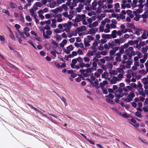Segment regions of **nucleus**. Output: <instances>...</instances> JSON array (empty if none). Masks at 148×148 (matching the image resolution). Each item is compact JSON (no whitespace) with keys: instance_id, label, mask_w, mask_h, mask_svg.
I'll list each match as a JSON object with an SVG mask.
<instances>
[{"instance_id":"1","label":"nucleus","mask_w":148,"mask_h":148,"mask_svg":"<svg viewBox=\"0 0 148 148\" xmlns=\"http://www.w3.org/2000/svg\"><path fill=\"white\" fill-rule=\"evenodd\" d=\"M127 97L126 98L123 97L122 98V99L124 101L127 102H129L131 101L132 100V99L135 96V94L134 92L132 91L130 92V94L127 95Z\"/></svg>"},{"instance_id":"2","label":"nucleus","mask_w":148,"mask_h":148,"mask_svg":"<svg viewBox=\"0 0 148 148\" xmlns=\"http://www.w3.org/2000/svg\"><path fill=\"white\" fill-rule=\"evenodd\" d=\"M18 33H17L16 34V36L18 39L19 43H21L22 40L21 36H22V33L19 30H18Z\"/></svg>"},{"instance_id":"3","label":"nucleus","mask_w":148,"mask_h":148,"mask_svg":"<svg viewBox=\"0 0 148 148\" xmlns=\"http://www.w3.org/2000/svg\"><path fill=\"white\" fill-rule=\"evenodd\" d=\"M73 50V47L72 45H69L67 47L66 49H64V52L66 54H69L70 52Z\"/></svg>"},{"instance_id":"4","label":"nucleus","mask_w":148,"mask_h":148,"mask_svg":"<svg viewBox=\"0 0 148 148\" xmlns=\"http://www.w3.org/2000/svg\"><path fill=\"white\" fill-rule=\"evenodd\" d=\"M128 95V93L120 92L119 93H116L115 94V97L119 98H121L124 96H127Z\"/></svg>"},{"instance_id":"5","label":"nucleus","mask_w":148,"mask_h":148,"mask_svg":"<svg viewBox=\"0 0 148 148\" xmlns=\"http://www.w3.org/2000/svg\"><path fill=\"white\" fill-rule=\"evenodd\" d=\"M86 29V27L84 25L82 26L81 27H78L77 29L75 30V32H76L78 33L79 32H82L83 31H85Z\"/></svg>"},{"instance_id":"6","label":"nucleus","mask_w":148,"mask_h":148,"mask_svg":"<svg viewBox=\"0 0 148 148\" xmlns=\"http://www.w3.org/2000/svg\"><path fill=\"white\" fill-rule=\"evenodd\" d=\"M129 122L134 126L137 127L139 126L138 123H136V121L134 119H130L129 120Z\"/></svg>"},{"instance_id":"7","label":"nucleus","mask_w":148,"mask_h":148,"mask_svg":"<svg viewBox=\"0 0 148 148\" xmlns=\"http://www.w3.org/2000/svg\"><path fill=\"white\" fill-rule=\"evenodd\" d=\"M106 27L110 29H115L116 27V26L115 24H113L112 23L110 24H107L106 25Z\"/></svg>"},{"instance_id":"8","label":"nucleus","mask_w":148,"mask_h":148,"mask_svg":"<svg viewBox=\"0 0 148 148\" xmlns=\"http://www.w3.org/2000/svg\"><path fill=\"white\" fill-rule=\"evenodd\" d=\"M36 11L33 10V9H31L29 10V12L31 13V15L34 17V18L36 19L37 14L36 12Z\"/></svg>"},{"instance_id":"9","label":"nucleus","mask_w":148,"mask_h":148,"mask_svg":"<svg viewBox=\"0 0 148 148\" xmlns=\"http://www.w3.org/2000/svg\"><path fill=\"white\" fill-rule=\"evenodd\" d=\"M84 39L85 40H87L88 42H90L91 41L94 40V38L91 36L88 35L85 37Z\"/></svg>"},{"instance_id":"10","label":"nucleus","mask_w":148,"mask_h":148,"mask_svg":"<svg viewBox=\"0 0 148 148\" xmlns=\"http://www.w3.org/2000/svg\"><path fill=\"white\" fill-rule=\"evenodd\" d=\"M56 17L57 18V21L58 22H61L63 21L62 15L61 14H58L56 15Z\"/></svg>"},{"instance_id":"11","label":"nucleus","mask_w":148,"mask_h":148,"mask_svg":"<svg viewBox=\"0 0 148 148\" xmlns=\"http://www.w3.org/2000/svg\"><path fill=\"white\" fill-rule=\"evenodd\" d=\"M98 29L96 28L94 29H92L89 30L88 32L89 34L92 35L93 34L95 33L96 32H97Z\"/></svg>"},{"instance_id":"12","label":"nucleus","mask_w":148,"mask_h":148,"mask_svg":"<svg viewBox=\"0 0 148 148\" xmlns=\"http://www.w3.org/2000/svg\"><path fill=\"white\" fill-rule=\"evenodd\" d=\"M143 10L141 9H138L136 11H133V13L136 16L137 14H139L142 12Z\"/></svg>"},{"instance_id":"13","label":"nucleus","mask_w":148,"mask_h":148,"mask_svg":"<svg viewBox=\"0 0 148 148\" xmlns=\"http://www.w3.org/2000/svg\"><path fill=\"white\" fill-rule=\"evenodd\" d=\"M2 10V12L3 13H4L8 16H10V13L8 10L5 8H1Z\"/></svg>"},{"instance_id":"14","label":"nucleus","mask_w":148,"mask_h":148,"mask_svg":"<svg viewBox=\"0 0 148 148\" xmlns=\"http://www.w3.org/2000/svg\"><path fill=\"white\" fill-rule=\"evenodd\" d=\"M73 35L74 36H76L77 35V33L75 32H74L73 31L72 32V33L69 32L67 34V36H68L69 38L71 37Z\"/></svg>"},{"instance_id":"15","label":"nucleus","mask_w":148,"mask_h":148,"mask_svg":"<svg viewBox=\"0 0 148 148\" xmlns=\"http://www.w3.org/2000/svg\"><path fill=\"white\" fill-rule=\"evenodd\" d=\"M123 89L125 91L128 92L130 90H132V87L130 86H128L126 87H124L123 88Z\"/></svg>"},{"instance_id":"16","label":"nucleus","mask_w":148,"mask_h":148,"mask_svg":"<svg viewBox=\"0 0 148 148\" xmlns=\"http://www.w3.org/2000/svg\"><path fill=\"white\" fill-rule=\"evenodd\" d=\"M125 68V67L123 65H121L120 67L118 69V71L119 72L122 73L123 72V69Z\"/></svg>"},{"instance_id":"17","label":"nucleus","mask_w":148,"mask_h":148,"mask_svg":"<svg viewBox=\"0 0 148 148\" xmlns=\"http://www.w3.org/2000/svg\"><path fill=\"white\" fill-rule=\"evenodd\" d=\"M9 31H10V38L13 40H15V38L14 36V35L13 33H12V32L11 31V30L10 29H9Z\"/></svg>"},{"instance_id":"18","label":"nucleus","mask_w":148,"mask_h":148,"mask_svg":"<svg viewBox=\"0 0 148 148\" xmlns=\"http://www.w3.org/2000/svg\"><path fill=\"white\" fill-rule=\"evenodd\" d=\"M115 11L116 12H119L120 11V5L119 3H116L114 4Z\"/></svg>"},{"instance_id":"19","label":"nucleus","mask_w":148,"mask_h":148,"mask_svg":"<svg viewBox=\"0 0 148 148\" xmlns=\"http://www.w3.org/2000/svg\"><path fill=\"white\" fill-rule=\"evenodd\" d=\"M75 45L77 47H79L81 48H83L84 47L83 44L82 43H80L79 44L77 43H75Z\"/></svg>"},{"instance_id":"20","label":"nucleus","mask_w":148,"mask_h":148,"mask_svg":"<svg viewBox=\"0 0 148 148\" xmlns=\"http://www.w3.org/2000/svg\"><path fill=\"white\" fill-rule=\"evenodd\" d=\"M117 80H119L116 77H113V79L111 80L110 81L111 84H114L116 83V81Z\"/></svg>"},{"instance_id":"21","label":"nucleus","mask_w":148,"mask_h":148,"mask_svg":"<svg viewBox=\"0 0 148 148\" xmlns=\"http://www.w3.org/2000/svg\"><path fill=\"white\" fill-rule=\"evenodd\" d=\"M108 82L106 81H104L102 83H100L99 85L102 88H103L105 85L107 84Z\"/></svg>"},{"instance_id":"22","label":"nucleus","mask_w":148,"mask_h":148,"mask_svg":"<svg viewBox=\"0 0 148 148\" xmlns=\"http://www.w3.org/2000/svg\"><path fill=\"white\" fill-rule=\"evenodd\" d=\"M9 6L11 8H14L17 7V5L16 4L12 2L10 3Z\"/></svg>"},{"instance_id":"23","label":"nucleus","mask_w":148,"mask_h":148,"mask_svg":"<svg viewBox=\"0 0 148 148\" xmlns=\"http://www.w3.org/2000/svg\"><path fill=\"white\" fill-rule=\"evenodd\" d=\"M116 30H113L112 32V33L111 34V36L112 38H115L116 37Z\"/></svg>"},{"instance_id":"24","label":"nucleus","mask_w":148,"mask_h":148,"mask_svg":"<svg viewBox=\"0 0 148 148\" xmlns=\"http://www.w3.org/2000/svg\"><path fill=\"white\" fill-rule=\"evenodd\" d=\"M142 31V30L141 29H136L135 30V32L138 35H140V32Z\"/></svg>"},{"instance_id":"25","label":"nucleus","mask_w":148,"mask_h":148,"mask_svg":"<svg viewBox=\"0 0 148 148\" xmlns=\"http://www.w3.org/2000/svg\"><path fill=\"white\" fill-rule=\"evenodd\" d=\"M127 64L126 65V67L127 68H130V65L132 64V62L130 60H128L126 62Z\"/></svg>"},{"instance_id":"26","label":"nucleus","mask_w":148,"mask_h":148,"mask_svg":"<svg viewBox=\"0 0 148 148\" xmlns=\"http://www.w3.org/2000/svg\"><path fill=\"white\" fill-rule=\"evenodd\" d=\"M90 42H88L87 40H85L84 39V43L85 47H88L90 46V45L89 44Z\"/></svg>"},{"instance_id":"27","label":"nucleus","mask_w":148,"mask_h":148,"mask_svg":"<svg viewBox=\"0 0 148 148\" xmlns=\"http://www.w3.org/2000/svg\"><path fill=\"white\" fill-rule=\"evenodd\" d=\"M109 73L111 75H116L117 74V71H110Z\"/></svg>"},{"instance_id":"28","label":"nucleus","mask_w":148,"mask_h":148,"mask_svg":"<svg viewBox=\"0 0 148 148\" xmlns=\"http://www.w3.org/2000/svg\"><path fill=\"white\" fill-rule=\"evenodd\" d=\"M92 6L91 7V8L92 10H96V6L97 5V3L96 2H94L92 3Z\"/></svg>"},{"instance_id":"29","label":"nucleus","mask_w":148,"mask_h":148,"mask_svg":"<svg viewBox=\"0 0 148 148\" xmlns=\"http://www.w3.org/2000/svg\"><path fill=\"white\" fill-rule=\"evenodd\" d=\"M127 74L131 75L132 76L134 77L136 75L135 73H134L131 70H129L127 71Z\"/></svg>"},{"instance_id":"30","label":"nucleus","mask_w":148,"mask_h":148,"mask_svg":"<svg viewBox=\"0 0 148 148\" xmlns=\"http://www.w3.org/2000/svg\"><path fill=\"white\" fill-rule=\"evenodd\" d=\"M142 82L145 84H148V79L146 78L143 79L142 80Z\"/></svg>"},{"instance_id":"31","label":"nucleus","mask_w":148,"mask_h":148,"mask_svg":"<svg viewBox=\"0 0 148 148\" xmlns=\"http://www.w3.org/2000/svg\"><path fill=\"white\" fill-rule=\"evenodd\" d=\"M93 53L92 51H89L86 54V56H87L90 57L91 56H93Z\"/></svg>"},{"instance_id":"32","label":"nucleus","mask_w":148,"mask_h":148,"mask_svg":"<svg viewBox=\"0 0 148 148\" xmlns=\"http://www.w3.org/2000/svg\"><path fill=\"white\" fill-rule=\"evenodd\" d=\"M60 98L61 99V100L64 102L65 105L66 106H67L68 104L67 102H66V99L63 97H60Z\"/></svg>"},{"instance_id":"33","label":"nucleus","mask_w":148,"mask_h":148,"mask_svg":"<svg viewBox=\"0 0 148 148\" xmlns=\"http://www.w3.org/2000/svg\"><path fill=\"white\" fill-rule=\"evenodd\" d=\"M136 54L138 56L139 58H140L142 57L143 55L141 54L139 51H136Z\"/></svg>"},{"instance_id":"34","label":"nucleus","mask_w":148,"mask_h":148,"mask_svg":"<svg viewBox=\"0 0 148 148\" xmlns=\"http://www.w3.org/2000/svg\"><path fill=\"white\" fill-rule=\"evenodd\" d=\"M148 16V12H145L142 15V17L143 18H147Z\"/></svg>"},{"instance_id":"35","label":"nucleus","mask_w":148,"mask_h":148,"mask_svg":"<svg viewBox=\"0 0 148 148\" xmlns=\"http://www.w3.org/2000/svg\"><path fill=\"white\" fill-rule=\"evenodd\" d=\"M99 40H94V42L93 43V45L95 47H97L98 45Z\"/></svg>"},{"instance_id":"36","label":"nucleus","mask_w":148,"mask_h":148,"mask_svg":"<svg viewBox=\"0 0 148 148\" xmlns=\"http://www.w3.org/2000/svg\"><path fill=\"white\" fill-rule=\"evenodd\" d=\"M121 116L123 118H128L129 117V115L126 113H124L122 114Z\"/></svg>"},{"instance_id":"37","label":"nucleus","mask_w":148,"mask_h":148,"mask_svg":"<svg viewBox=\"0 0 148 148\" xmlns=\"http://www.w3.org/2000/svg\"><path fill=\"white\" fill-rule=\"evenodd\" d=\"M83 60L85 62H88L90 61V59L87 57H84Z\"/></svg>"},{"instance_id":"38","label":"nucleus","mask_w":148,"mask_h":148,"mask_svg":"<svg viewBox=\"0 0 148 148\" xmlns=\"http://www.w3.org/2000/svg\"><path fill=\"white\" fill-rule=\"evenodd\" d=\"M110 35L109 34H102V37L104 38H108L110 37Z\"/></svg>"},{"instance_id":"39","label":"nucleus","mask_w":148,"mask_h":148,"mask_svg":"<svg viewBox=\"0 0 148 148\" xmlns=\"http://www.w3.org/2000/svg\"><path fill=\"white\" fill-rule=\"evenodd\" d=\"M139 73L140 74L143 75H145L147 73V72L146 71L144 70H142L140 71Z\"/></svg>"},{"instance_id":"40","label":"nucleus","mask_w":148,"mask_h":148,"mask_svg":"<svg viewBox=\"0 0 148 148\" xmlns=\"http://www.w3.org/2000/svg\"><path fill=\"white\" fill-rule=\"evenodd\" d=\"M56 4V3L55 2L54 3H51L49 4V7L51 8H54L55 7Z\"/></svg>"},{"instance_id":"41","label":"nucleus","mask_w":148,"mask_h":148,"mask_svg":"<svg viewBox=\"0 0 148 148\" xmlns=\"http://www.w3.org/2000/svg\"><path fill=\"white\" fill-rule=\"evenodd\" d=\"M35 49H36V44H34L32 41L28 42Z\"/></svg>"},{"instance_id":"42","label":"nucleus","mask_w":148,"mask_h":148,"mask_svg":"<svg viewBox=\"0 0 148 148\" xmlns=\"http://www.w3.org/2000/svg\"><path fill=\"white\" fill-rule=\"evenodd\" d=\"M78 17L80 18L81 20H83L85 18V16L84 14H82L81 15H78Z\"/></svg>"},{"instance_id":"43","label":"nucleus","mask_w":148,"mask_h":148,"mask_svg":"<svg viewBox=\"0 0 148 148\" xmlns=\"http://www.w3.org/2000/svg\"><path fill=\"white\" fill-rule=\"evenodd\" d=\"M108 73L107 72H105L102 75V78H106L108 77Z\"/></svg>"},{"instance_id":"44","label":"nucleus","mask_w":148,"mask_h":148,"mask_svg":"<svg viewBox=\"0 0 148 148\" xmlns=\"http://www.w3.org/2000/svg\"><path fill=\"white\" fill-rule=\"evenodd\" d=\"M93 71V69L92 68L87 69L86 70V71L87 73H90L92 71Z\"/></svg>"},{"instance_id":"45","label":"nucleus","mask_w":148,"mask_h":148,"mask_svg":"<svg viewBox=\"0 0 148 148\" xmlns=\"http://www.w3.org/2000/svg\"><path fill=\"white\" fill-rule=\"evenodd\" d=\"M51 15L52 14H46L45 15V18H51Z\"/></svg>"},{"instance_id":"46","label":"nucleus","mask_w":148,"mask_h":148,"mask_svg":"<svg viewBox=\"0 0 148 148\" xmlns=\"http://www.w3.org/2000/svg\"><path fill=\"white\" fill-rule=\"evenodd\" d=\"M82 76H79V77L75 79V80L78 82H80L81 80Z\"/></svg>"},{"instance_id":"47","label":"nucleus","mask_w":148,"mask_h":148,"mask_svg":"<svg viewBox=\"0 0 148 148\" xmlns=\"http://www.w3.org/2000/svg\"><path fill=\"white\" fill-rule=\"evenodd\" d=\"M136 115L137 116L140 118L142 116L141 115L140 112L138 111H137L136 112Z\"/></svg>"},{"instance_id":"48","label":"nucleus","mask_w":148,"mask_h":148,"mask_svg":"<svg viewBox=\"0 0 148 148\" xmlns=\"http://www.w3.org/2000/svg\"><path fill=\"white\" fill-rule=\"evenodd\" d=\"M54 64L58 68H60V65L59 63L57 62H54Z\"/></svg>"},{"instance_id":"49","label":"nucleus","mask_w":148,"mask_h":148,"mask_svg":"<svg viewBox=\"0 0 148 148\" xmlns=\"http://www.w3.org/2000/svg\"><path fill=\"white\" fill-rule=\"evenodd\" d=\"M81 20L79 17H78V15L76 18L75 19L74 22H79ZM73 21H74V20L73 19Z\"/></svg>"},{"instance_id":"50","label":"nucleus","mask_w":148,"mask_h":148,"mask_svg":"<svg viewBox=\"0 0 148 148\" xmlns=\"http://www.w3.org/2000/svg\"><path fill=\"white\" fill-rule=\"evenodd\" d=\"M34 38L37 41H41V39L37 36V35L34 37Z\"/></svg>"},{"instance_id":"51","label":"nucleus","mask_w":148,"mask_h":148,"mask_svg":"<svg viewBox=\"0 0 148 148\" xmlns=\"http://www.w3.org/2000/svg\"><path fill=\"white\" fill-rule=\"evenodd\" d=\"M77 53L79 55H83L84 54L82 51L81 49H78L77 51Z\"/></svg>"},{"instance_id":"52","label":"nucleus","mask_w":148,"mask_h":148,"mask_svg":"<svg viewBox=\"0 0 148 148\" xmlns=\"http://www.w3.org/2000/svg\"><path fill=\"white\" fill-rule=\"evenodd\" d=\"M39 54L42 56H45L46 55V53L42 51H40L39 53Z\"/></svg>"},{"instance_id":"53","label":"nucleus","mask_w":148,"mask_h":148,"mask_svg":"<svg viewBox=\"0 0 148 148\" xmlns=\"http://www.w3.org/2000/svg\"><path fill=\"white\" fill-rule=\"evenodd\" d=\"M35 4L37 6L39 7H41L42 6V4L40 2H36Z\"/></svg>"},{"instance_id":"54","label":"nucleus","mask_w":148,"mask_h":148,"mask_svg":"<svg viewBox=\"0 0 148 148\" xmlns=\"http://www.w3.org/2000/svg\"><path fill=\"white\" fill-rule=\"evenodd\" d=\"M77 60L78 62L80 63L82 62H83V60L82 58L81 57H79L77 58Z\"/></svg>"},{"instance_id":"55","label":"nucleus","mask_w":148,"mask_h":148,"mask_svg":"<svg viewBox=\"0 0 148 148\" xmlns=\"http://www.w3.org/2000/svg\"><path fill=\"white\" fill-rule=\"evenodd\" d=\"M73 5L74 6H76L77 5L76 3L79 2L78 0H73Z\"/></svg>"},{"instance_id":"56","label":"nucleus","mask_w":148,"mask_h":148,"mask_svg":"<svg viewBox=\"0 0 148 148\" xmlns=\"http://www.w3.org/2000/svg\"><path fill=\"white\" fill-rule=\"evenodd\" d=\"M62 8L66 10H68V8L66 5L65 4H63L62 6Z\"/></svg>"},{"instance_id":"57","label":"nucleus","mask_w":148,"mask_h":148,"mask_svg":"<svg viewBox=\"0 0 148 148\" xmlns=\"http://www.w3.org/2000/svg\"><path fill=\"white\" fill-rule=\"evenodd\" d=\"M51 12H52L54 13L55 14H57L58 13V10L56 8L55 9L51 10Z\"/></svg>"},{"instance_id":"58","label":"nucleus","mask_w":148,"mask_h":148,"mask_svg":"<svg viewBox=\"0 0 148 148\" xmlns=\"http://www.w3.org/2000/svg\"><path fill=\"white\" fill-rule=\"evenodd\" d=\"M142 38L143 39H145L147 38V36L146 35V33L145 32H144L142 36Z\"/></svg>"},{"instance_id":"59","label":"nucleus","mask_w":148,"mask_h":148,"mask_svg":"<svg viewBox=\"0 0 148 148\" xmlns=\"http://www.w3.org/2000/svg\"><path fill=\"white\" fill-rule=\"evenodd\" d=\"M24 31L23 32H28L29 31V29L27 27H25L24 28Z\"/></svg>"},{"instance_id":"60","label":"nucleus","mask_w":148,"mask_h":148,"mask_svg":"<svg viewBox=\"0 0 148 148\" xmlns=\"http://www.w3.org/2000/svg\"><path fill=\"white\" fill-rule=\"evenodd\" d=\"M5 40V37L3 36L0 35V40L1 41H4Z\"/></svg>"},{"instance_id":"61","label":"nucleus","mask_w":148,"mask_h":148,"mask_svg":"<svg viewBox=\"0 0 148 148\" xmlns=\"http://www.w3.org/2000/svg\"><path fill=\"white\" fill-rule=\"evenodd\" d=\"M85 64L83 62L79 63V66L81 68H83L85 67Z\"/></svg>"},{"instance_id":"62","label":"nucleus","mask_w":148,"mask_h":148,"mask_svg":"<svg viewBox=\"0 0 148 148\" xmlns=\"http://www.w3.org/2000/svg\"><path fill=\"white\" fill-rule=\"evenodd\" d=\"M58 10V13L59 12H62V8L61 7H59L58 8H56Z\"/></svg>"},{"instance_id":"63","label":"nucleus","mask_w":148,"mask_h":148,"mask_svg":"<svg viewBox=\"0 0 148 148\" xmlns=\"http://www.w3.org/2000/svg\"><path fill=\"white\" fill-rule=\"evenodd\" d=\"M37 6L35 4L34 5L33 8L32 9H33V10H35V11H36L38 9Z\"/></svg>"},{"instance_id":"64","label":"nucleus","mask_w":148,"mask_h":148,"mask_svg":"<svg viewBox=\"0 0 148 148\" xmlns=\"http://www.w3.org/2000/svg\"><path fill=\"white\" fill-rule=\"evenodd\" d=\"M126 26L127 27L132 28L133 27V25L132 23H127Z\"/></svg>"}]
</instances>
